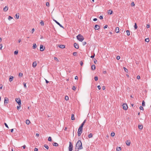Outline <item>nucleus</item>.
<instances>
[{
  "instance_id": "f257e3e1",
  "label": "nucleus",
  "mask_w": 151,
  "mask_h": 151,
  "mask_svg": "<svg viewBox=\"0 0 151 151\" xmlns=\"http://www.w3.org/2000/svg\"><path fill=\"white\" fill-rule=\"evenodd\" d=\"M83 149L82 144L81 140H78L77 142L76 147L75 148L76 151H78L79 150H81Z\"/></svg>"
},
{
  "instance_id": "f03ea898",
  "label": "nucleus",
  "mask_w": 151,
  "mask_h": 151,
  "mask_svg": "<svg viewBox=\"0 0 151 151\" xmlns=\"http://www.w3.org/2000/svg\"><path fill=\"white\" fill-rule=\"evenodd\" d=\"M77 39L80 41L82 42L84 39V38L83 36L81 34H79L77 36Z\"/></svg>"
},
{
  "instance_id": "7ed1b4c3",
  "label": "nucleus",
  "mask_w": 151,
  "mask_h": 151,
  "mask_svg": "<svg viewBox=\"0 0 151 151\" xmlns=\"http://www.w3.org/2000/svg\"><path fill=\"white\" fill-rule=\"evenodd\" d=\"M69 150V151H72L73 145L71 142H69V145L68 147Z\"/></svg>"
},
{
  "instance_id": "20e7f679",
  "label": "nucleus",
  "mask_w": 151,
  "mask_h": 151,
  "mask_svg": "<svg viewBox=\"0 0 151 151\" xmlns=\"http://www.w3.org/2000/svg\"><path fill=\"white\" fill-rule=\"evenodd\" d=\"M82 129H81L80 128H78V137H79L81 136V134L82 132Z\"/></svg>"
},
{
  "instance_id": "39448f33",
  "label": "nucleus",
  "mask_w": 151,
  "mask_h": 151,
  "mask_svg": "<svg viewBox=\"0 0 151 151\" xmlns=\"http://www.w3.org/2000/svg\"><path fill=\"white\" fill-rule=\"evenodd\" d=\"M9 102V99L7 97H5L4 100V104H7Z\"/></svg>"
},
{
  "instance_id": "423d86ee",
  "label": "nucleus",
  "mask_w": 151,
  "mask_h": 151,
  "mask_svg": "<svg viewBox=\"0 0 151 151\" xmlns=\"http://www.w3.org/2000/svg\"><path fill=\"white\" fill-rule=\"evenodd\" d=\"M16 101L19 105H20L21 104V100L19 98L16 99Z\"/></svg>"
},
{
  "instance_id": "0eeeda50",
  "label": "nucleus",
  "mask_w": 151,
  "mask_h": 151,
  "mask_svg": "<svg viewBox=\"0 0 151 151\" xmlns=\"http://www.w3.org/2000/svg\"><path fill=\"white\" fill-rule=\"evenodd\" d=\"M123 109L125 110H126L127 109V106L126 104H124L123 105Z\"/></svg>"
},
{
  "instance_id": "6e6552de",
  "label": "nucleus",
  "mask_w": 151,
  "mask_h": 151,
  "mask_svg": "<svg viewBox=\"0 0 151 151\" xmlns=\"http://www.w3.org/2000/svg\"><path fill=\"white\" fill-rule=\"evenodd\" d=\"M45 48V47L42 45H40V50L41 51H43Z\"/></svg>"
},
{
  "instance_id": "1a4fd4ad",
  "label": "nucleus",
  "mask_w": 151,
  "mask_h": 151,
  "mask_svg": "<svg viewBox=\"0 0 151 151\" xmlns=\"http://www.w3.org/2000/svg\"><path fill=\"white\" fill-rule=\"evenodd\" d=\"M54 21H55V22L60 27L63 28V26L59 22H58L56 20H54Z\"/></svg>"
},
{
  "instance_id": "9d476101",
  "label": "nucleus",
  "mask_w": 151,
  "mask_h": 151,
  "mask_svg": "<svg viewBox=\"0 0 151 151\" xmlns=\"http://www.w3.org/2000/svg\"><path fill=\"white\" fill-rule=\"evenodd\" d=\"M100 28L99 26L97 24H96L95 26L94 29L95 30H98Z\"/></svg>"
},
{
  "instance_id": "9b49d317",
  "label": "nucleus",
  "mask_w": 151,
  "mask_h": 151,
  "mask_svg": "<svg viewBox=\"0 0 151 151\" xmlns=\"http://www.w3.org/2000/svg\"><path fill=\"white\" fill-rule=\"evenodd\" d=\"M74 46L75 47L76 49H78L79 48V45L78 44L76 43H74Z\"/></svg>"
},
{
  "instance_id": "f8f14e48",
  "label": "nucleus",
  "mask_w": 151,
  "mask_h": 151,
  "mask_svg": "<svg viewBox=\"0 0 151 151\" xmlns=\"http://www.w3.org/2000/svg\"><path fill=\"white\" fill-rule=\"evenodd\" d=\"M37 65V62L36 61H34L32 63V67L34 68Z\"/></svg>"
},
{
  "instance_id": "ddd939ff",
  "label": "nucleus",
  "mask_w": 151,
  "mask_h": 151,
  "mask_svg": "<svg viewBox=\"0 0 151 151\" xmlns=\"http://www.w3.org/2000/svg\"><path fill=\"white\" fill-rule=\"evenodd\" d=\"M96 66L94 65H91V69L93 70L95 69Z\"/></svg>"
},
{
  "instance_id": "4468645a",
  "label": "nucleus",
  "mask_w": 151,
  "mask_h": 151,
  "mask_svg": "<svg viewBox=\"0 0 151 151\" xmlns=\"http://www.w3.org/2000/svg\"><path fill=\"white\" fill-rule=\"evenodd\" d=\"M8 7L7 6H6L4 8L3 10H4V11L6 12V11H7L8 10Z\"/></svg>"
},
{
  "instance_id": "2eb2a0df",
  "label": "nucleus",
  "mask_w": 151,
  "mask_h": 151,
  "mask_svg": "<svg viewBox=\"0 0 151 151\" xmlns=\"http://www.w3.org/2000/svg\"><path fill=\"white\" fill-rule=\"evenodd\" d=\"M115 31H116V32L117 33H118L119 32V27H116L115 29Z\"/></svg>"
},
{
  "instance_id": "dca6fc26",
  "label": "nucleus",
  "mask_w": 151,
  "mask_h": 151,
  "mask_svg": "<svg viewBox=\"0 0 151 151\" xmlns=\"http://www.w3.org/2000/svg\"><path fill=\"white\" fill-rule=\"evenodd\" d=\"M126 144L128 146H129L130 144V142L129 140H127L126 142Z\"/></svg>"
},
{
  "instance_id": "f3484780",
  "label": "nucleus",
  "mask_w": 151,
  "mask_h": 151,
  "mask_svg": "<svg viewBox=\"0 0 151 151\" xmlns=\"http://www.w3.org/2000/svg\"><path fill=\"white\" fill-rule=\"evenodd\" d=\"M13 78H14V77L13 76H10L9 77V81H10V82L12 81L13 80Z\"/></svg>"
},
{
  "instance_id": "a211bd4d",
  "label": "nucleus",
  "mask_w": 151,
  "mask_h": 151,
  "mask_svg": "<svg viewBox=\"0 0 151 151\" xmlns=\"http://www.w3.org/2000/svg\"><path fill=\"white\" fill-rule=\"evenodd\" d=\"M143 126L142 125H139L138 128L139 129H142L143 128Z\"/></svg>"
},
{
  "instance_id": "6ab92c4d",
  "label": "nucleus",
  "mask_w": 151,
  "mask_h": 151,
  "mask_svg": "<svg viewBox=\"0 0 151 151\" xmlns=\"http://www.w3.org/2000/svg\"><path fill=\"white\" fill-rule=\"evenodd\" d=\"M71 119L73 120H74L75 119V118L74 116V114H72L71 115Z\"/></svg>"
},
{
  "instance_id": "aec40b11",
  "label": "nucleus",
  "mask_w": 151,
  "mask_h": 151,
  "mask_svg": "<svg viewBox=\"0 0 151 151\" xmlns=\"http://www.w3.org/2000/svg\"><path fill=\"white\" fill-rule=\"evenodd\" d=\"M116 150L117 151H119L121 150V147H118L116 148Z\"/></svg>"
},
{
  "instance_id": "412c9836",
  "label": "nucleus",
  "mask_w": 151,
  "mask_h": 151,
  "mask_svg": "<svg viewBox=\"0 0 151 151\" xmlns=\"http://www.w3.org/2000/svg\"><path fill=\"white\" fill-rule=\"evenodd\" d=\"M59 47L61 48H64L65 47V46L64 45H59Z\"/></svg>"
},
{
  "instance_id": "4be33fe9",
  "label": "nucleus",
  "mask_w": 151,
  "mask_h": 151,
  "mask_svg": "<svg viewBox=\"0 0 151 151\" xmlns=\"http://www.w3.org/2000/svg\"><path fill=\"white\" fill-rule=\"evenodd\" d=\"M37 47V45L36 44H33V46L32 47L33 49H35Z\"/></svg>"
},
{
  "instance_id": "5701e85b",
  "label": "nucleus",
  "mask_w": 151,
  "mask_h": 151,
  "mask_svg": "<svg viewBox=\"0 0 151 151\" xmlns=\"http://www.w3.org/2000/svg\"><path fill=\"white\" fill-rule=\"evenodd\" d=\"M30 122L29 120L27 119L26 121V124L28 125L29 124Z\"/></svg>"
},
{
  "instance_id": "b1692460",
  "label": "nucleus",
  "mask_w": 151,
  "mask_h": 151,
  "mask_svg": "<svg viewBox=\"0 0 151 151\" xmlns=\"http://www.w3.org/2000/svg\"><path fill=\"white\" fill-rule=\"evenodd\" d=\"M52 145L54 146H58V144L56 142L53 143Z\"/></svg>"
},
{
  "instance_id": "393cba45",
  "label": "nucleus",
  "mask_w": 151,
  "mask_h": 151,
  "mask_svg": "<svg viewBox=\"0 0 151 151\" xmlns=\"http://www.w3.org/2000/svg\"><path fill=\"white\" fill-rule=\"evenodd\" d=\"M113 11L111 10H109V12H108V14H110L111 15V14H112L113 13Z\"/></svg>"
},
{
  "instance_id": "a878e982",
  "label": "nucleus",
  "mask_w": 151,
  "mask_h": 151,
  "mask_svg": "<svg viewBox=\"0 0 151 151\" xmlns=\"http://www.w3.org/2000/svg\"><path fill=\"white\" fill-rule=\"evenodd\" d=\"M92 136L93 135L91 133H90L88 135V137L89 138H91L92 137Z\"/></svg>"
},
{
  "instance_id": "bb28decb",
  "label": "nucleus",
  "mask_w": 151,
  "mask_h": 151,
  "mask_svg": "<svg viewBox=\"0 0 151 151\" xmlns=\"http://www.w3.org/2000/svg\"><path fill=\"white\" fill-rule=\"evenodd\" d=\"M16 18L17 19H19V13L16 14Z\"/></svg>"
},
{
  "instance_id": "cd10ccee",
  "label": "nucleus",
  "mask_w": 151,
  "mask_h": 151,
  "mask_svg": "<svg viewBox=\"0 0 151 151\" xmlns=\"http://www.w3.org/2000/svg\"><path fill=\"white\" fill-rule=\"evenodd\" d=\"M126 32L127 33V35H128V36H129L130 35V32L129 30H127L126 31Z\"/></svg>"
},
{
  "instance_id": "c85d7f7f",
  "label": "nucleus",
  "mask_w": 151,
  "mask_h": 151,
  "mask_svg": "<svg viewBox=\"0 0 151 151\" xmlns=\"http://www.w3.org/2000/svg\"><path fill=\"white\" fill-rule=\"evenodd\" d=\"M40 24L42 26H44V23L43 22V21L42 20H41L40 22Z\"/></svg>"
},
{
  "instance_id": "c756f323",
  "label": "nucleus",
  "mask_w": 151,
  "mask_h": 151,
  "mask_svg": "<svg viewBox=\"0 0 151 151\" xmlns=\"http://www.w3.org/2000/svg\"><path fill=\"white\" fill-rule=\"evenodd\" d=\"M145 41L147 42H148L150 41V39L149 38H147L145 40Z\"/></svg>"
},
{
  "instance_id": "7c9ffc66",
  "label": "nucleus",
  "mask_w": 151,
  "mask_h": 151,
  "mask_svg": "<svg viewBox=\"0 0 151 151\" xmlns=\"http://www.w3.org/2000/svg\"><path fill=\"white\" fill-rule=\"evenodd\" d=\"M142 106H145V102L144 101H143L142 103Z\"/></svg>"
},
{
  "instance_id": "2f4dec72",
  "label": "nucleus",
  "mask_w": 151,
  "mask_h": 151,
  "mask_svg": "<svg viewBox=\"0 0 151 151\" xmlns=\"http://www.w3.org/2000/svg\"><path fill=\"white\" fill-rule=\"evenodd\" d=\"M115 134V133L114 132H112L111 133V135L112 137H114Z\"/></svg>"
},
{
  "instance_id": "473e14b6",
  "label": "nucleus",
  "mask_w": 151,
  "mask_h": 151,
  "mask_svg": "<svg viewBox=\"0 0 151 151\" xmlns=\"http://www.w3.org/2000/svg\"><path fill=\"white\" fill-rule=\"evenodd\" d=\"M134 28L135 29H137V24L136 23H135L134 25Z\"/></svg>"
},
{
  "instance_id": "72a5a7b5",
  "label": "nucleus",
  "mask_w": 151,
  "mask_h": 151,
  "mask_svg": "<svg viewBox=\"0 0 151 151\" xmlns=\"http://www.w3.org/2000/svg\"><path fill=\"white\" fill-rule=\"evenodd\" d=\"M22 75H23V74L22 73H20L19 74V77H22Z\"/></svg>"
},
{
  "instance_id": "f704fd0d",
  "label": "nucleus",
  "mask_w": 151,
  "mask_h": 151,
  "mask_svg": "<svg viewBox=\"0 0 151 151\" xmlns=\"http://www.w3.org/2000/svg\"><path fill=\"white\" fill-rule=\"evenodd\" d=\"M44 147L47 149H48L49 148L48 146L46 145H44Z\"/></svg>"
},
{
  "instance_id": "c9c22d12",
  "label": "nucleus",
  "mask_w": 151,
  "mask_h": 151,
  "mask_svg": "<svg viewBox=\"0 0 151 151\" xmlns=\"http://www.w3.org/2000/svg\"><path fill=\"white\" fill-rule=\"evenodd\" d=\"M54 59L55 60L57 61V62H59V60L58 59V58L57 57H54Z\"/></svg>"
},
{
  "instance_id": "e433bc0d",
  "label": "nucleus",
  "mask_w": 151,
  "mask_h": 151,
  "mask_svg": "<svg viewBox=\"0 0 151 151\" xmlns=\"http://www.w3.org/2000/svg\"><path fill=\"white\" fill-rule=\"evenodd\" d=\"M65 99L66 100H68V99H69V98H68V96H66L65 97Z\"/></svg>"
},
{
  "instance_id": "4c0bfd02",
  "label": "nucleus",
  "mask_w": 151,
  "mask_h": 151,
  "mask_svg": "<svg viewBox=\"0 0 151 151\" xmlns=\"http://www.w3.org/2000/svg\"><path fill=\"white\" fill-rule=\"evenodd\" d=\"M48 140V141H50V142L51 141L52 139H51V137H49Z\"/></svg>"
},
{
  "instance_id": "58836bf2",
  "label": "nucleus",
  "mask_w": 151,
  "mask_h": 151,
  "mask_svg": "<svg viewBox=\"0 0 151 151\" xmlns=\"http://www.w3.org/2000/svg\"><path fill=\"white\" fill-rule=\"evenodd\" d=\"M77 53L76 52H74L73 53V55L74 56H76L77 55Z\"/></svg>"
},
{
  "instance_id": "ea45409f",
  "label": "nucleus",
  "mask_w": 151,
  "mask_h": 151,
  "mask_svg": "<svg viewBox=\"0 0 151 151\" xmlns=\"http://www.w3.org/2000/svg\"><path fill=\"white\" fill-rule=\"evenodd\" d=\"M13 19V18L12 17H11L10 16H9L8 18V19L9 20H11V19Z\"/></svg>"
},
{
  "instance_id": "a19ab883",
  "label": "nucleus",
  "mask_w": 151,
  "mask_h": 151,
  "mask_svg": "<svg viewBox=\"0 0 151 151\" xmlns=\"http://www.w3.org/2000/svg\"><path fill=\"white\" fill-rule=\"evenodd\" d=\"M46 5L47 6L49 7L50 6V4L48 2H46Z\"/></svg>"
},
{
  "instance_id": "79ce46f5",
  "label": "nucleus",
  "mask_w": 151,
  "mask_h": 151,
  "mask_svg": "<svg viewBox=\"0 0 151 151\" xmlns=\"http://www.w3.org/2000/svg\"><path fill=\"white\" fill-rule=\"evenodd\" d=\"M23 84L24 85V87L25 88H27V86H26V83H23Z\"/></svg>"
},
{
  "instance_id": "37998d69",
  "label": "nucleus",
  "mask_w": 151,
  "mask_h": 151,
  "mask_svg": "<svg viewBox=\"0 0 151 151\" xmlns=\"http://www.w3.org/2000/svg\"><path fill=\"white\" fill-rule=\"evenodd\" d=\"M72 89L73 90L75 91L76 89V88L74 86H73Z\"/></svg>"
},
{
  "instance_id": "c03bdc74",
  "label": "nucleus",
  "mask_w": 151,
  "mask_h": 151,
  "mask_svg": "<svg viewBox=\"0 0 151 151\" xmlns=\"http://www.w3.org/2000/svg\"><path fill=\"white\" fill-rule=\"evenodd\" d=\"M94 79L96 81H97L98 80V77L97 76H96L94 77Z\"/></svg>"
},
{
  "instance_id": "a18cd8bd",
  "label": "nucleus",
  "mask_w": 151,
  "mask_h": 151,
  "mask_svg": "<svg viewBox=\"0 0 151 151\" xmlns=\"http://www.w3.org/2000/svg\"><path fill=\"white\" fill-rule=\"evenodd\" d=\"M120 58V57L119 56H117L116 58L117 60H119Z\"/></svg>"
},
{
  "instance_id": "49530a36",
  "label": "nucleus",
  "mask_w": 151,
  "mask_h": 151,
  "mask_svg": "<svg viewBox=\"0 0 151 151\" xmlns=\"http://www.w3.org/2000/svg\"><path fill=\"white\" fill-rule=\"evenodd\" d=\"M20 107H21L20 105H19V106H17V109L18 110L20 108Z\"/></svg>"
},
{
  "instance_id": "de8ad7c7",
  "label": "nucleus",
  "mask_w": 151,
  "mask_h": 151,
  "mask_svg": "<svg viewBox=\"0 0 151 151\" xmlns=\"http://www.w3.org/2000/svg\"><path fill=\"white\" fill-rule=\"evenodd\" d=\"M140 110H142L143 111V108L142 106H140L139 107Z\"/></svg>"
},
{
  "instance_id": "09e8293b",
  "label": "nucleus",
  "mask_w": 151,
  "mask_h": 151,
  "mask_svg": "<svg viewBox=\"0 0 151 151\" xmlns=\"http://www.w3.org/2000/svg\"><path fill=\"white\" fill-rule=\"evenodd\" d=\"M18 53V51H15L14 52V54L15 55H17Z\"/></svg>"
},
{
  "instance_id": "8fccbe9b",
  "label": "nucleus",
  "mask_w": 151,
  "mask_h": 151,
  "mask_svg": "<svg viewBox=\"0 0 151 151\" xmlns=\"http://www.w3.org/2000/svg\"><path fill=\"white\" fill-rule=\"evenodd\" d=\"M99 18L100 19H103V17L101 15L100 16Z\"/></svg>"
},
{
  "instance_id": "3c124183",
  "label": "nucleus",
  "mask_w": 151,
  "mask_h": 151,
  "mask_svg": "<svg viewBox=\"0 0 151 151\" xmlns=\"http://www.w3.org/2000/svg\"><path fill=\"white\" fill-rule=\"evenodd\" d=\"M131 6H134L135 4H134V3L133 2H132V3H131Z\"/></svg>"
},
{
  "instance_id": "603ef678",
  "label": "nucleus",
  "mask_w": 151,
  "mask_h": 151,
  "mask_svg": "<svg viewBox=\"0 0 151 151\" xmlns=\"http://www.w3.org/2000/svg\"><path fill=\"white\" fill-rule=\"evenodd\" d=\"M80 64L81 66H82L83 65V62L82 61H81L80 62Z\"/></svg>"
},
{
  "instance_id": "864d4df0",
  "label": "nucleus",
  "mask_w": 151,
  "mask_h": 151,
  "mask_svg": "<svg viewBox=\"0 0 151 151\" xmlns=\"http://www.w3.org/2000/svg\"><path fill=\"white\" fill-rule=\"evenodd\" d=\"M137 78L138 79H139L140 78V77L138 75L137 76Z\"/></svg>"
},
{
  "instance_id": "5fc2aeb1",
  "label": "nucleus",
  "mask_w": 151,
  "mask_h": 151,
  "mask_svg": "<svg viewBox=\"0 0 151 151\" xmlns=\"http://www.w3.org/2000/svg\"><path fill=\"white\" fill-rule=\"evenodd\" d=\"M124 69L125 71L127 72L128 71V70L127 68H125L124 67Z\"/></svg>"
},
{
  "instance_id": "6e6d98bb",
  "label": "nucleus",
  "mask_w": 151,
  "mask_h": 151,
  "mask_svg": "<svg viewBox=\"0 0 151 151\" xmlns=\"http://www.w3.org/2000/svg\"><path fill=\"white\" fill-rule=\"evenodd\" d=\"M4 125H5V126L6 127H7L8 128H9V127H8V125H7V124L6 123H4Z\"/></svg>"
},
{
  "instance_id": "4d7b16f0",
  "label": "nucleus",
  "mask_w": 151,
  "mask_h": 151,
  "mask_svg": "<svg viewBox=\"0 0 151 151\" xmlns=\"http://www.w3.org/2000/svg\"><path fill=\"white\" fill-rule=\"evenodd\" d=\"M86 44V42H83V45H85Z\"/></svg>"
},
{
  "instance_id": "13d9d810",
  "label": "nucleus",
  "mask_w": 151,
  "mask_h": 151,
  "mask_svg": "<svg viewBox=\"0 0 151 151\" xmlns=\"http://www.w3.org/2000/svg\"><path fill=\"white\" fill-rule=\"evenodd\" d=\"M34 31H35V29L34 28L32 29V33H33V32H34Z\"/></svg>"
},
{
  "instance_id": "bf43d9fd",
  "label": "nucleus",
  "mask_w": 151,
  "mask_h": 151,
  "mask_svg": "<svg viewBox=\"0 0 151 151\" xmlns=\"http://www.w3.org/2000/svg\"><path fill=\"white\" fill-rule=\"evenodd\" d=\"M2 44H0V49L1 50L2 48Z\"/></svg>"
},
{
  "instance_id": "052dcab7",
  "label": "nucleus",
  "mask_w": 151,
  "mask_h": 151,
  "mask_svg": "<svg viewBox=\"0 0 151 151\" xmlns=\"http://www.w3.org/2000/svg\"><path fill=\"white\" fill-rule=\"evenodd\" d=\"M106 88L105 87V86H103L102 87V89L103 90H104Z\"/></svg>"
},
{
  "instance_id": "680f3d73",
  "label": "nucleus",
  "mask_w": 151,
  "mask_h": 151,
  "mask_svg": "<svg viewBox=\"0 0 151 151\" xmlns=\"http://www.w3.org/2000/svg\"><path fill=\"white\" fill-rule=\"evenodd\" d=\"M97 87L99 90L101 88V86L100 85L98 86Z\"/></svg>"
},
{
  "instance_id": "e2e57ef3",
  "label": "nucleus",
  "mask_w": 151,
  "mask_h": 151,
  "mask_svg": "<svg viewBox=\"0 0 151 151\" xmlns=\"http://www.w3.org/2000/svg\"><path fill=\"white\" fill-rule=\"evenodd\" d=\"M146 27L147 28H149L150 27V25L149 24H147L146 26Z\"/></svg>"
},
{
  "instance_id": "0e129e2a",
  "label": "nucleus",
  "mask_w": 151,
  "mask_h": 151,
  "mask_svg": "<svg viewBox=\"0 0 151 151\" xmlns=\"http://www.w3.org/2000/svg\"><path fill=\"white\" fill-rule=\"evenodd\" d=\"M97 62V60L95 59H94V62L95 64H96V63Z\"/></svg>"
},
{
  "instance_id": "69168bd1",
  "label": "nucleus",
  "mask_w": 151,
  "mask_h": 151,
  "mask_svg": "<svg viewBox=\"0 0 151 151\" xmlns=\"http://www.w3.org/2000/svg\"><path fill=\"white\" fill-rule=\"evenodd\" d=\"M2 87H3V86H2V84H0V88L1 89L2 88Z\"/></svg>"
},
{
  "instance_id": "338daca9",
  "label": "nucleus",
  "mask_w": 151,
  "mask_h": 151,
  "mask_svg": "<svg viewBox=\"0 0 151 151\" xmlns=\"http://www.w3.org/2000/svg\"><path fill=\"white\" fill-rule=\"evenodd\" d=\"M38 149L37 148H35L34 151H38Z\"/></svg>"
},
{
  "instance_id": "774afa93",
  "label": "nucleus",
  "mask_w": 151,
  "mask_h": 151,
  "mask_svg": "<svg viewBox=\"0 0 151 151\" xmlns=\"http://www.w3.org/2000/svg\"><path fill=\"white\" fill-rule=\"evenodd\" d=\"M108 26L107 25H105L104 27V29H106L107 27Z\"/></svg>"
}]
</instances>
